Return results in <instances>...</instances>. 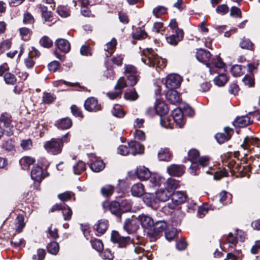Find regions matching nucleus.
I'll use <instances>...</instances> for the list:
<instances>
[{
	"mask_svg": "<svg viewBox=\"0 0 260 260\" xmlns=\"http://www.w3.org/2000/svg\"><path fill=\"white\" fill-rule=\"evenodd\" d=\"M143 54L142 61L149 67L154 68L158 71L166 66V60L158 56L151 48L144 49Z\"/></svg>",
	"mask_w": 260,
	"mask_h": 260,
	"instance_id": "f257e3e1",
	"label": "nucleus"
},
{
	"mask_svg": "<svg viewBox=\"0 0 260 260\" xmlns=\"http://www.w3.org/2000/svg\"><path fill=\"white\" fill-rule=\"evenodd\" d=\"M188 154L189 159L191 162L190 173L193 175L197 174L199 166L204 167L209 165V158L207 156L199 157V152L196 149H191Z\"/></svg>",
	"mask_w": 260,
	"mask_h": 260,
	"instance_id": "f03ea898",
	"label": "nucleus"
},
{
	"mask_svg": "<svg viewBox=\"0 0 260 260\" xmlns=\"http://www.w3.org/2000/svg\"><path fill=\"white\" fill-rule=\"evenodd\" d=\"M171 198L172 202L168 203L162 209L164 212H166L168 209L171 210L168 211V213H172L177 206L183 203L186 201V196L183 192L177 191L171 193Z\"/></svg>",
	"mask_w": 260,
	"mask_h": 260,
	"instance_id": "7ed1b4c3",
	"label": "nucleus"
},
{
	"mask_svg": "<svg viewBox=\"0 0 260 260\" xmlns=\"http://www.w3.org/2000/svg\"><path fill=\"white\" fill-rule=\"evenodd\" d=\"M111 239L113 243L117 244L118 247L120 248L125 247L132 243L130 237L121 236L118 232L115 231L112 232Z\"/></svg>",
	"mask_w": 260,
	"mask_h": 260,
	"instance_id": "20e7f679",
	"label": "nucleus"
},
{
	"mask_svg": "<svg viewBox=\"0 0 260 260\" xmlns=\"http://www.w3.org/2000/svg\"><path fill=\"white\" fill-rule=\"evenodd\" d=\"M44 147L48 152L53 154H57L61 151L62 144L58 140L52 139L44 143Z\"/></svg>",
	"mask_w": 260,
	"mask_h": 260,
	"instance_id": "39448f33",
	"label": "nucleus"
},
{
	"mask_svg": "<svg viewBox=\"0 0 260 260\" xmlns=\"http://www.w3.org/2000/svg\"><path fill=\"white\" fill-rule=\"evenodd\" d=\"M181 81V77L179 75L170 74L166 78L165 85L169 89H174L180 86Z\"/></svg>",
	"mask_w": 260,
	"mask_h": 260,
	"instance_id": "423d86ee",
	"label": "nucleus"
},
{
	"mask_svg": "<svg viewBox=\"0 0 260 260\" xmlns=\"http://www.w3.org/2000/svg\"><path fill=\"white\" fill-rule=\"evenodd\" d=\"M206 66L209 68L210 74L213 75L219 73V70L224 68L225 63L219 57L217 56L216 58L213 59L211 62L207 63Z\"/></svg>",
	"mask_w": 260,
	"mask_h": 260,
	"instance_id": "0eeeda50",
	"label": "nucleus"
},
{
	"mask_svg": "<svg viewBox=\"0 0 260 260\" xmlns=\"http://www.w3.org/2000/svg\"><path fill=\"white\" fill-rule=\"evenodd\" d=\"M167 228V224L164 220L154 222L151 231H148L147 234L152 237H156L160 233L164 232Z\"/></svg>",
	"mask_w": 260,
	"mask_h": 260,
	"instance_id": "6e6552de",
	"label": "nucleus"
},
{
	"mask_svg": "<svg viewBox=\"0 0 260 260\" xmlns=\"http://www.w3.org/2000/svg\"><path fill=\"white\" fill-rule=\"evenodd\" d=\"M139 227V220L136 218L132 217L125 220L123 228L127 233H131L136 232Z\"/></svg>",
	"mask_w": 260,
	"mask_h": 260,
	"instance_id": "1a4fd4ad",
	"label": "nucleus"
},
{
	"mask_svg": "<svg viewBox=\"0 0 260 260\" xmlns=\"http://www.w3.org/2000/svg\"><path fill=\"white\" fill-rule=\"evenodd\" d=\"M241 146L244 149L251 151L253 147L260 146V140L256 138L247 137L244 139V143Z\"/></svg>",
	"mask_w": 260,
	"mask_h": 260,
	"instance_id": "9d476101",
	"label": "nucleus"
},
{
	"mask_svg": "<svg viewBox=\"0 0 260 260\" xmlns=\"http://www.w3.org/2000/svg\"><path fill=\"white\" fill-rule=\"evenodd\" d=\"M102 206L106 211L109 210L113 214L118 215L120 214L119 201H114L111 203L104 202L103 203Z\"/></svg>",
	"mask_w": 260,
	"mask_h": 260,
	"instance_id": "9b49d317",
	"label": "nucleus"
},
{
	"mask_svg": "<svg viewBox=\"0 0 260 260\" xmlns=\"http://www.w3.org/2000/svg\"><path fill=\"white\" fill-rule=\"evenodd\" d=\"M84 107L86 110L90 112H96L101 109L97 100L93 97L89 98L85 101Z\"/></svg>",
	"mask_w": 260,
	"mask_h": 260,
	"instance_id": "f8f14e48",
	"label": "nucleus"
},
{
	"mask_svg": "<svg viewBox=\"0 0 260 260\" xmlns=\"http://www.w3.org/2000/svg\"><path fill=\"white\" fill-rule=\"evenodd\" d=\"M224 133H217L215 135V138L220 144H222L229 140L233 134V129L229 127H224Z\"/></svg>",
	"mask_w": 260,
	"mask_h": 260,
	"instance_id": "ddd939ff",
	"label": "nucleus"
},
{
	"mask_svg": "<svg viewBox=\"0 0 260 260\" xmlns=\"http://www.w3.org/2000/svg\"><path fill=\"white\" fill-rule=\"evenodd\" d=\"M172 118L179 127H182L185 123L183 113L180 109H175L172 112Z\"/></svg>",
	"mask_w": 260,
	"mask_h": 260,
	"instance_id": "4468645a",
	"label": "nucleus"
},
{
	"mask_svg": "<svg viewBox=\"0 0 260 260\" xmlns=\"http://www.w3.org/2000/svg\"><path fill=\"white\" fill-rule=\"evenodd\" d=\"M183 37V31L182 29L177 28L176 30V34L172 35L167 38L168 43L172 45H176L178 42L181 41Z\"/></svg>",
	"mask_w": 260,
	"mask_h": 260,
	"instance_id": "2eb2a0df",
	"label": "nucleus"
},
{
	"mask_svg": "<svg viewBox=\"0 0 260 260\" xmlns=\"http://www.w3.org/2000/svg\"><path fill=\"white\" fill-rule=\"evenodd\" d=\"M45 174H43L42 169L40 167H36L31 171V178L36 182L40 183L42 179L46 177Z\"/></svg>",
	"mask_w": 260,
	"mask_h": 260,
	"instance_id": "dca6fc26",
	"label": "nucleus"
},
{
	"mask_svg": "<svg viewBox=\"0 0 260 260\" xmlns=\"http://www.w3.org/2000/svg\"><path fill=\"white\" fill-rule=\"evenodd\" d=\"M167 171L171 176H180L184 172V168L182 165H172L168 167Z\"/></svg>",
	"mask_w": 260,
	"mask_h": 260,
	"instance_id": "f3484780",
	"label": "nucleus"
},
{
	"mask_svg": "<svg viewBox=\"0 0 260 260\" xmlns=\"http://www.w3.org/2000/svg\"><path fill=\"white\" fill-rule=\"evenodd\" d=\"M139 220L143 228L147 229L148 231H151V229L154 224V221L151 217L142 214L139 216Z\"/></svg>",
	"mask_w": 260,
	"mask_h": 260,
	"instance_id": "a211bd4d",
	"label": "nucleus"
},
{
	"mask_svg": "<svg viewBox=\"0 0 260 260\" xmlns=\"http://www.w3.org/2000/svg\"><path fill=\"white\" fill-rule=\"evenodd\" d=\"M130 154L135 155L143 153L144 147L136 141H131L128 143Z\"/></svg>",
	"mask_w": 260,
	"mask_h": 260,
	"instance_id": "6ab92c4d",
	"label": "nucleus"
},
{
	"mask_svg": "<svg viewBox=\"0 0 260 260\" xmlns=\"http://www.w3.org/2000/svg\"><path fill=\"white\" fill-rule=\"evenodd\" d=\"M171 193L168 189H160L156 192V198L159 201L165 202L170 198Z\"/></svg>",
	"mask_w": 260,
	"mask_h": 260,
	"instance_id": "aec40b11",
	"label": "nucleus"
},
{
	"mask_svg": "<svg viewBox=\"0 0 260 260\" xmlns=\"http://www.w3.org/2000/svg\"><path fill=\"white\" fill-rule=\"evenodd\" d=\"M136 174L140 180H146L151 176L150 171L148 169L144 166H140L137 168L136 171Z\"/></svg>",
	"mask_w": 260,
	"mask_h": 260,
	"instance_id": "412c9836",
	"label": "nucleus"
},
{
	"mask_svg": "<svg viewBox=\"0 0 260 260\" xmlns=\"http://www.w3.org/2000/svg\"><path fill=\"white\" fill-rule=\"evenodd\" d=\"M56 47L61 51L67 53L70 50L69 42L64 39H58L55 42Z\"/></svg>",
	"mask_w": 260,
	"mask_h": 260,
	"instance_id": "4be33fe9",
	"label": "nucleus"
},
{
	"mask_svg": "<svg viewBox=\"0 0 260 260\" xmlns=\"http://www.w3.org/2000/svg\"><path fill=\"white\" fill-rule=\"evenodd\" d=\"M211 57V54L209 51L204 49H199L196 52V58L200 62H207Z\"/></svg>",
	"mask_w": 260,
	"mask_h": 260,
	"instance_id": "5701e85b",
	"label": "nucleus"
},
{
	"mask_svg": "<svg viewBox=\"0 0 260 260\" xmlns=\"http://www.w3.org/2000/svg\"><path fill=\"white\" fill-rule=\"evenodd\" d=\"M0 125L5 128L11 129L12 127L11 116L7 113H3L0 116Z\"/></svg>",
	"mask_w": 260,
	"mask_h": 260,
	"instance_id": "b1692460",
	"label": "nucleus"
},
{
	"mask_svg": "<svg viewBox=\"0 0 260 260\" xmlns=\"http://www.w3.org/2000/svg\"><path fill=\"white\" fill-rule=\"evenodd\" d=\"M94 160L91 159L92 162L90 163V169L95 172H99L105 168V164L102 160L94 158Z\"/></svg>",
	"mask_w": 260,
	"mask_h": 260,
	"instance_id": "393cba45",
	"label": "nucleus"
},
{
	"mask_svg": "<svg viewBox=\"0 0 260 260\" xmlns=\"http://www.w3.org/2000/svg\"><path fill=\"white\" fill-rule=\"evenodd\" d=\"M131 192L134 197H141L144 193V185L140 183L134 184L131 188Z\"/></svg>",
	"mask_w": 260,
	"mask_h": 260,
	"instance_id": "a878e982",
	"label": "nucleus"
},
{
	"mask_svg": "<svg viewBox=\"0 0 260 260\" xmlns=\"http://www.w3.org/2000/svg\"><path fill=\"white\" fill-rule=\"evenodd\" d=\"M166 98L167 100L172 104H176L180 101V96L179 94L174 89H170V90L166 94Z\"/></svg>",
	"mask_w": 260,
	"mask_h": 260,
	"instance_id": "bb28decb",
	"label": "nucleus"
},
{
	"mask_svg": "<svg viewBox=\"0 0 260 260\" xmlns=\"http://www.w3.org/2000/svg\"><path fill=\"white\" fill-rule=\"evenodd\" d=\"M251 123L250 118L247 116H243L238 117L234 122L236 127H243L246 126Z\"/></svg>",
	"mask_w": 260,
	"mask_h": 260,
	"instance_id": "cd10ccee",
	"label": "nucleus"
},
{
	"mask_svg": "<svg viewBox=\"0 0 260 260\" xmlns=\"http://www.w3.org/2000/svg\"><path fill=\"white\" fill-rule=\"evenodd\" d=\"M94 229L97 232L100 234H103L107 230L108 228V221L106 220H99L97 224L94 225Z\"/></svg>",
	"mask_w": 260,
	"mask_h": 260,
	"instance_id": "c85d7f7f",
	"label": "nucleus"
},
{
	"mask_svg": "<svg viewBox=\"0 0 260 260\" xmlns=\"http://www.w3.org/2000/svg\"><path fill=\"white\" fill-rule=\"evenodd\" d=\"M35 159L30 156H24L19 160L22 168L24 170L29 168L30 166L34 163Z\"/></svg>",
	"mask_w": 260,
	"mask_h": 260,
	"instance_id": "c756f323",
	"label": "nucleus"
},
{
	"mask_svg": "<svg viewBox=\"0 0 260 260\" xmlns=\"http://www.w3.org/2000/svg\"><path fill=\"white\" fill-rule=\"evenodd\" d=\"M229 78L224 74H219L214 79V83L219 87L224 86L228 81Z\"/></svg>",
	"mask_w": 260,
	"mask_h": 260,
	"instance_id": "7c9ffc66",
	"label": "nucleus"
},
{
	"mask_svg": "<svg viewBox=\"0 0 260 260\" xmlns=\"http://www.w3.org/2000/svg\"><path fill=\"white\" fill-rule=\"evenodd\" d=\"M116 45L117 41L115 38H113L111 41L107 43L106 47L105 48V50L108 52V53L106 54L107 57H109L112 55Z\"/></svg>",
	"mask_w": 260,
	"mask_h": 260,
	"instance_id": "2f4dec72",
	"label": "nucleus"
},
{
	"mask_svg": "<svg viewBox=\"0 0 260 260\" xmlns=\"http://www.w3.org/2000/svg\"><path fill=\"white\" fill-rule=\"evenodd\" d=\"M160 123L162 126L166 128H172L173 127L172 118L168 115H164L160 117Z\"/></svg>",
	"mask_w": 260,
	"mask_h": 260,
	"instance_id": "473e14b6",
	"label": "nucleus"
},
{
	"mask_svg": "<svg viewBox=\"0 0 260 260\" xmlns=\"http://www.w3.org/2000/svg\"><path fill=\"white\" fill-rule=\"evenodd\" d=\"M56 124L58 128L64 129L70 128L71 126L72 123L70 118H65L61 119Z\"/></svg>",
	"mask_w": 260,
	"mask_h": 260,
	"instance_id": "72a5a7b5",
	"label": "nucleus"
},
{
	"mask_svg": "<svg viewBox=\"0 0 260 260\" xmlns=\"http://www.w3.org/2000/svg\"><path fill=\"white\" fill-rule=\"evenodd\" d=\"M127 80V85L131 86L135 85L139 80V73L134 74L126 75Z\"/></svg>",
	"mask_w": 260,
	"mask_h": 260,
	"instance_id": "f704fd0d",
	"label": "nucleus"
},
{
	"mask_svg": "<svg viewBox=\"0 0 260 260\" xmlns=\"http://www.w3.org/2000/svg\"><path fill=\"white\" fill-rule=\"evenodd\" d=\"M245 67H242L241 65L236 64L233 66L231 70L232 74L235 77L240 76L244 73L243 70Z\"/></svg>",
	"mask_w": 260,
	"mask_h": 260,
	"instance_id": "c9c22d12",
	"label": "nucleus"
},
{
	"mask_svg": "<svg viewBox=\"0 0 260 260\" xmlns=\"http://www.w3.org/2000/svg\"><path fill=\"white\" fill-rule=\"evenodd\" d=\"M150 177V181L154 186H160L165 181V179L158 174H153Z\"/></svg>",
	"mask_w": 260,
	"mask_h": 260,
	"instance_id": "e433bc0d",
	"label": "nucleus"
},
{
	"mask_svg": "<svg viewBox=\"0 0 260 260\" xmlns=\"http://www.w3.org/2000/svg\"><path fill=\"white\" fill-rule=\"evenodd\" d=\"M61 210L64 220H70L73 214L72 209L67 205L63 204Z\"/></svg>",
	"mask_w": 260,
	"mask_h": 260,
	"instance_id": "4c0bfd02",
	"label": "nucleus"
},
{
	"mask_svg": "<svg viewBox=\"0 0 260 260\" xmlns=\"http://www.w3.org/2000/svg\"><path fill=\"white\" fill-rule=\"evenodd\" d=\"M219 201L223 205H227L231 203L232 195L229 194L228 195L227 192L225 191H222L219 194Z\"/></svg>",
	"mask_w": 260,
	"mask_h": 260,
	"instance_id": "58836bf2",
	"label": "nucleus"
},
{
	"mask_svg": "<svg viewBox=\"0 0 260 260\" xmlns=\"http://www.w3.org/2000/svg\"><path fill=\"white\" fill-rule=\"evenodd\" d=\"M155 108L156 112L160 115V117L166 115L168 112L167 106L162 103L157 104Z\"/></svg>",
	"mask_w": 260,
	"mask_h": 260,
	"instance_id": "ea45409f",
	"label": "nucleus"
},
{
	"mask_svg": "<svg viewBox=\"0 0 260 260\" xmlns=\"http://www.w3.org/2000/svg\"><path fill=\"white\" fill-rule=\"evenodd\" d=\"M25 226L24 217L22 215L17 216L16 220V231L17 233H20Z\"/></svg>",
	"mask_w": 260,
	"mask_h": 260,
	"instance_id": "a19ab883",
	"label": "nucleus"
},
{
	"mask_svg": "<svg viewBox=\"0 0 260 260\" xmlns=\"http://www.w3.org/2000/svg\"><path fill=\"white\" fill-rule=\"evenodd\" d=\"M171 156L169 151L167 149H161L158 153V157L160 160L168 161Z\"/></svg>",
	"mask_w": 260,
	"mask_h": 260,
	"instance_id": "79ce46f5",
	"label": "nucleus"
},
{
	"mask_svg": "<svg viewBox=\"0 0 260 260\" xmlns=\"http://www.w3.org/2000/svg\"><path fill=\"white\" fill-rule=\"evenodd\" d=\"M86 168L85 164L82 161H79L73 167L74 172L75 174H80Z\"/></svg>",
	"mask_w": 260,
	"mask_h": 260,
	"instance_id": "37998d69",
	"label": "nucleus"
},
{
	"mask_svg": "<svg viewBox=\"0 0 260 260\" xmlns=\"http://www.w3.org/2000/svg\"><path fill=\"white\" fill-rule=\"evenodd\" d=\"M144 201L148 206L152 208L156 207V202L152 194H146L144 198Z\"/></svg>",
	"mask_w": 260,
	"mask_h": 260,
	"instance_id": "c03bdc74",
	"label": "nucleus"
},
{
	"mask_svg": "<svg viewBox=\"0 0 260 260\" xmlns=\"http://www.w3.org/2000/svg\"><path fill=\"white\" fill-rule=\"evenodd\" d=\"M167 9L161 6H159L155 7L153 10V15L157 18L160 17L162 15L167 13Z\"/></svg>",
	"mask_w": 260,
	"mask_h": 260,
	"instance_id": "a18cd8bd",
	"label": "nucleus"
},
{
	"mask_svg": "<svg viewBox=\"0 0 260 260\" xmlns=\"http://www.w3.org/2000/svg\"><path fill=\"white\" fill-rule=\"evenodd\" d=\"M47 249L48 252L55 255L59 251V245L56 242H52L47 246Z\"/></svg>",
	"mask_w": 260,
	"mask_h": 260,
	"instance_id": "49530a36",
	"label": "nucleus"
},
{
	"mask_svg": "<svg viewBox=\"0 0 260 260\" xmlns=\"http://www.w3.org/2000/svg\"><path fill=\"white\" fill-rule=\"evenodd\" d=\"M114 187L111 185H106L102 187L101 189L102 194L105 197L112 195L113 192Z\"/></svg>",
	"mask_w": 260,
	"mask_h": 260,
	"instance_id": "de8ad7c7",
	"label": "nucleus"
},
{
	"mask_svg": "<svg viewBox=\"0 0 260 260\" xmlns=\"http://www.w3.org/2000/svg\"><path fill=\"white\" fill-rule=\"evenodd\" d=\"M124 73L125 76L127 75L139 73L137 68L134 66L132 64H124Z\"/></svg>",
	"mask_w": 260,
	"mask_h": 260,
	"instance_id": "09e8293b",
	"label": "nucleus"
},
{
	"mask_svg": "<svg viewBox=\"0 0 260 260\" xmlns=\"http://www.w3.org/2000/svg\"><path fill=\"white\" fill-rule=\"evenodd\" d=\"M206 173L212 174H214V178L219 179L222 177L227 176L228 173L225 169H222L219 171H216L215 172H211L209 170L206 171Z\"/></svg>",
	"mask_w": 260,
	"mask_h": 260,
	"instance_id": "8fccbe9b",
	"label": "nucleus"
},
{
	"mask_svg": "<svg viewBox=\"0 0 260 260\" xmlns=\"http://www.w3.org/2000/svg\"><path fill=\"white\" fill-rule=\"evenodd\" d=\"M40 45L45 48H50L53 45L52 41L47 36H43L40 40Z\"/></svg>",
	"mask_w": 260,
	"mask_h": 260,
	"instance_id": "3c124183",
	"label": "nucleus"
},
{
	"mask_svg": "<svg viewBox=\"0 0 260 260\" xmlns=\"http://www.w3.org/2000/svg\"><path fill=\"white\" fill-rule=\"evenodd\" d=\"M19 34L22 40L27 41L30 39V30L28 28L21 27L19 29Z\"/></svg>",
	"mask_w": 260,
	"mask_h": 260,
	"instance_id": "603ef678",
	"label": "nucleus"
},
{
	"mask_svg": "<svg viewBox=\"0 0 260 260\" xmlns=\"http://www.w3.org/2000/svg\"><path fill=\"white\" fill-rule=\"evenodd\" d=\"M4 80L7 84H14L16 82V78L14 75L10 73H7L4 75Z\"/></svg>",
	"mask_w": 260,
	"mask_h": 260,
	"instance_id": "864d4df0",
	"label": "nucleus"
},
{
	"mask_svg": "<svg viewBox=\"0 0 260 260\" xmlns=\"http://www.w3.org/2000/svg\"><path fill=\"white\" fill-rule=\"evenodd\" d=\"M120 208H123L125 211H130L132 207V203L129 200L123 199L120 202Z\"/></svg>",
	"mask_w": 260,
	"mask_h": 260,
	"instance_id": "5fc2aeb1",
	"label": "nucleus"
},
{
	"mask_svg": "<svg viewBox=\"0 0 260 260\" xmlns=\"http://www.w3.org/2000/svg\"><path fill=\"white\" fill-rule=\"evenodd\" d=\"M179 186V182L175 179L169 178L167 181V189H175Z\"/></svg>",
	"mask_w": 260,
	"mask_h": 260,
	"instance_id": "6e6d98bb",
	"label": "nucleus"
},
{
	"mask_svg": "<svg viewBox=\"0 0 260 260\" xmlns=\"http://www.w3.org/2000/svg\"><path fill=\"white\" fill-rule=\"evenodd\" d=\"M138 97L139 95L135 89L127 92L124 94V98L126 100L131 101H135L138 98Z\"/></svg>",
	"mask_w": 260,
	"mask_h": 260,
	"instance_id": "4d7b16f0",
	"label": "nucleus"
},
{
	"mask_svg": "<svg viewBox=\"0 0 260 260\" xmlns=\"http://www.w3.org/2000/svg\"><path fill=\"white\" fill-rule=\"evenodd\" d=\"M92 247L98 251H101L104 249V245L102 241L95 239L91 241Z\"/></svg>",
	"mask_w": 260,
	"mask_h": 260,
	"instance_id": "13d9d810",
	"label": "nucleus"
},
{
	"mask_svg": "<svg viewBox=\"0 0 260 260\" xmlns=\"http://www.w3.org/2000/svg\"><path fill=\"white\" fill-rule=\"evenodd\" d=\"M74 196V193L71 191H67L58 194V198L62 201H67Z\"/></svg>",
	"mask_w": 260,
	"mask_h": 260,
	"instance_id": "bf43d9fd",
	"label": "nucleus"
},
{
	"mask_svg": "<svg viewBox=\"0 0 260 260\" xmlns=\"http://www.w3.org/2000/svg\"><path fill=\"white\" fill-rule=\"evenodd\" d=\"M240 46L242 48L251 50L252 49L253 44L249 39L243 38L240 44Z\"/></svg>",
	"mask_w": 260,
	"mask_h": 260,
	"instance_id": "052dcab7",
	"label": "nucleus"
},
{
	"mask_svg": "<svg viewBox=\"0 0 260 260\" xmlns=\"http://www.w3.org/2000/svg\"><path fill=\"white\" fill-rule=\"evenodd\" d=\"M133 38L135 39L141 40L145 39L147 37V35L146 32L142 29H139L133 34Z\"/></svg>",
	"mask_w": 260,
	"mask_h": 260,
	"instance_id": "680f3d73",
	"label": "nucleus"
},
{
	"mask_svg": "<svg viewBox=\"0 0 260 260\" xmlns=\"http://www.w3.org/2000/svg\"><path fill=\"white\" fill-rule=\"evenodd\" d=\"M37 252V255L34 254L32 258L34 260H43L46 254L45 250L43 249H39Z\"/></svg>",
	"mask_w": 260,
	"mask_h": 260,
	"instance_id": "e2e57ef3",
	"label": "nucleus"
},
{
	"mask_svg": "<svg viewBox=\"0 0 260 260\" xmlns=\"http://www.w3.org/2000/svg\"><path fill=\"white\" fill-rule=\"evenodd\" d=\"M126 86L127 84L125 82V78L124 77H121L118 80L117 83L115 86V88L116 90H122V89Z\"/></svg>",
	"mask_w": 260,
	"mask_h": 260,
	"instance_id": "0e129e2a",
	"label": "nucleus"
},
{
	"mask_svg": "<svg viewBox=\"0 0 260 260\" xmlns=\"http://www.w3.org/2000/svg\"><path fill=\"white\" fill-rule=\"evenodd\" d=\"M117 152L119 154L122 155H126L130 154L128 146L120 145L117 149Z\"/></svg>",
	"mask_w": 260,
	"mask_h": 260,
	"instance_id": "69168bd1",
	"label": "nucleus"
},
{
	"mask_svg": "<svg viewBox=\"0 0 260 260\" xmlns=\"http://www.w3.org/2000/svg\"><path fill=\"white\" fill-rule=\"evenodd\" d=\"M227 240L230 244V247H233L236 245L238 240L236 236H234L232 233H230L227 237Z\"/></svg>",
	"mask_w": 260,
	"mask_h": 260,
	"instance_id": "338daca9",
	"label": "nucleus"
},
{
	"mask_svg": "<svg viewBox=\"0 0 260 260\" xmlns=\"http://www.w3.org/2000/svg\"><path fill=\"white\" fill-rule=\"evenodd\" d=\"M24 64L27 68L30 69L33 68L35 64L34 58L28 55V57L24 60Z\"/></svg>",
	"mask_w": 260,
	"mask_h": 260,
	"instance_id": "774afa93",
	"label": "nucleus"
}]
</instances>
